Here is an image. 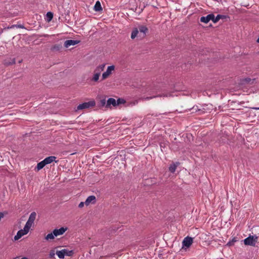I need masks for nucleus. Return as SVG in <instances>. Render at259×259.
<instances>
[{
  "mask_svg": "<svg viewBox=\"0 0 259 259\" xmlns=\"http://www.w3.org/2000/svg\"><path fill=\"white\" fill-rule=\"evenodd\" d=\"M228 17L226 15L218 14L215 17L213 14H209L206 16H202L200 18V22L207 23L210 20L213 23L218 22L220 19H225Z\"/></svg>",
  "mask_w": 259,
  "mask_h": 259,
  "instance_id": "obj_1",
  "label": "nucleus"
},
{
  "mask_svg": "<svg viewBox=\"0 0 259 259\" xmlns=\"http://www.w3.org/2000/svg\"><path fill=\"white\" fill-rule=\"evenodd\" d=\"M212 109L211 104H203L200 105V107L196 106H194L193 109L196 111L199 112V114H202L205 113L210 112Z\"/></svg>",
  "mask_w": 259,
  "mask_h": 259,
  "instance_id": "obj_2",
  "label": "nucleus"
},
{
  "mask_svg": "<svg viewBox=\"0 0 259 259\" xmlns=\"http://www.w3.org/2000/svg\"><path fill=\"white\" fill-rule=\"evenodd\" d=\"M258 239V237L256 235H249L247 238L244 239L243 241L245 245L255 246Z\"/></svg>",
  "mask_w": 259,
  "mask_h": 259,
  "instance_id": "obj_3",
  "label": "nucleus"
},
{
  "mask_svg": "<svg viewBox=\"0 0 259 259\" xmlns=\"http://www.w3.org/2000/svg\"><path fill=\"white\" fill-rule=\"evenodd\" d=\"M73 252L72 250H69L66 249H63L61 250L56 251V254L58 255L59 258L63 259L65 256H71L72 255Z\"/></svg>",
  "mask_w": 259,
  "mask_h": 259,
  "instance_id": "obj_4",
  "label": "nucleus"
},
{
  "mask_svg": "<svg viewBox=\"0 0 259 259\" xmlns=\"http://www.w3.org/2000/svg\"><path fill=\"white\" fill-rule=\"evenodd\" d=\"M96 105V102L94 100H92L89 101L88 102H84L82 104H80L77 107V110H82L84 109H88L90 107H92L95 106Z\"/></svg>",
  "mask_w": 259,
  "mask_h": 259,
  "instance_id": "obj_5",
  "label": "nucleus"
},
{
  "mask_svg": "<svg viewBox=\"0 0 259 259\" xmlns=\"http://www.w3.org/2000/svg\"><path fill=\"white\" fill-rule=\"evenodd\" d=\"M36 213L33 211L31 212L29 217L28 220H27L25 226L26 228H28L30 230V228L34 224V222L35 220Z\"/></svg>",
  "mask_w": 259,
  "mask_h": 259,
  "instance_id": "obj_6",
  "label": "nucleus"
},
{
  "mask_svg": "<svg viewBox=\"0 0 259 259\" xmlns=\"http://www.w3.org/2000/svg\"><path fill=\"white\" fill-rule=\"evenodd\" d=\"M29 229H28V228H26L25 226H24L23 229L19 230L17 232V234L14 237V240H18L23 235L27 234L29 232Z\"/></svg>",
  "mask_w": 259,
  "mask_h": 259,
  "instance_id": "obj_7",
  "label": "nucleus"
},
{
  "mask_svg": "<svg viewBox=\"0 0 259 259\" xmlns=\"http://www.w3.org/2000/svg\"><path fill=\"white\" fill-rule=\"evenodd\" d=\"M193 242V238L189 236L186 237L182 242L183 248H189L192 245Z\"/></svg>",
  "mask_w": 259,
  "mask_h": 259,
  "instance_id": "obj_8",
  "label": "nucleus"
},
{
  "mask_svg": "<svg viewBox=\"0 0 259 259\" xmlns=\"http://www.w3.org/2000/svg\"><path fill=\"white\" fill-rule=\"evenodd\" d=\"M115 69L114 65L109 66L105 72H104L102 75V80H104L108 78L109 76L112 73V71Z\"/></svg>",
  "mask_w": 259,
  "mask_h": 259,
  "instance_id": "obj_9",
  "label": "nucleus"
},
{
  "mask_svg": "<svg viewBox=\"0 0 259 259\" xmlns=\"http://www.w3.org/2000/svg\"><path fill=\"white\" fill-rule=\"evenodd\" d=\"M63 49V46L61 42L56 44L53 45L50 50L52 52L56 53V52H61Z\"/></svg>",
  "mask_w": 259,
  "mask_h": 259,
  "instance_id": "obj_10",
  "label": "nucleus"
},
{
  "mask_svg": "<svg viewBox=\"0 0 259 259\" xmlns=\"http://www.w3.org/2000/svg\"><path fill=\"white\" fill-rule=\"evenodd\" d=\"M80 41L77 40H72V39H69L65 41L64 43V46L68 48L71 46H74L75 45L78 44L79 43Z\"/></svg>",
  "mask_w": 259,
  "mask_h": 259,
  "instance_id": "obj_11",
  "label": "nucleus"
},
{
  "mask_svg": "<svg viewBox=\"0 0 259 259\" xmlns=\"http://www.w3.org/2000/svg\"><path fill=\"white\" fill-rule=\"evenodd\" d=\"M67 228L61 227L59 229H56L53 230V234L55 237L63 235L67 230Z\"/></svg>",
  "mask_w": 259,
  "mask_h": 259,
  "instance_id": "obj_12",
  "label": "nucleus"
},
{
  "mask_svg": "<svg viewBox=\"0 0 259 259\" xmlns=\"http://www.w3.org/2000/svg\"><path fill=\"white\" fill-rule=\"evenodd\" d=\"M96 201V198L94 195H91L89 196L85 201V204L86 205H89L90 204H95Z\"/></svg>",
  "mask_w": 259,
  "mask_h": 259,
  "instance_id": "obj_13",
  "label": "nucleus"
},
{
  "mask_svg": "<svg viewBox=\"0 0 259 259\" xmlns=\"http://www.w3.org/2000/svg\"><path fill=\"white\" fill-rule=\"evenodd\" d=\"M139 32L142 33L143 36H145L148 32V28L145 25H139L138 28Z\"/></svg>",
  "mask_w": 259,
  "mask_h": 259,
  "instance_id": "obj_14",
  "label": "nucleus"
},
{
  "mask_svg": "<svg viewBox=\"0 0 259 259\" xmlns=\"http://www.w3.org/2000/svg\"><path fill=\"white\" fill-rule=\"evenodd\" d=\"M180 165V162H176V163H172V164H171L169 167H168V169H169V171L171 172V173H174L176 171V169L177 167L178 166H179Z\"/></svg>",
  "mask_w": 259,
  "mask_h": 259,
  "instance_id": "obj_15",
  "label": "nucleus"
},
{
  "mask_svg": "<svg viewBox=\"0 0 259 259\" xmlns=\"http://www.w3.org/2000/svg\"><path fill=\"white\" fill-rule=\"evenodd\" d=\"M105 66V64H103L100 65L99 66H98V67H97L95 68V69L94 70V73H98V74L100 75L101 72H102L104 70Z\"/></svg>",
  "mask_w": 259,
  "mask_h": 259,
  "instance_id": "obj_16",
  "label": "nucleus"
},
{
  "mask_svg": "<svg viewBox=\"0 0 259 259\" xmlns=\"http://www.w3.org/2000/svg\"><path fill=\"white\" fill-rule=\"evenodd\" d=\"M56 157L54 156H49L45 159H44L46 163V165L48 164H50L53 161H55V162H57L58 161H56Z\"/></svg>",
  "mask_w": 259,
  "mask_h": 259,
  "instance_id": "obj_17",
  "label": "nucleus"
},
{
  "mask_svg": "<svg viewBox=\"0 0 259 259\" xmlns=\"http://www.w3.org/2000/svg\"><path fill=\"white\" fill-rule=\"evenodd\" d=\"M116 101L114 98H109L107 101L106 107H109L110 105H112L113 106H116Z\"/></svg>",
  "mask_w": 259,
  "mask_h": 259,
  "instance_id": "obj_18",
  "label": "nucleus"
},
{
  "mask_svg": "<svg viewBox=\"0 0 259 259\" xmlns=\"http://www.w3.org/2000/svg\"><path fill=\"white\" fill-rule=\"evenodd\" d=\"M46 165V163L44 159L37 163L36 167L35 168V170L37 171L43 168Z\"/></svg>",
  "mask_w": 259,
  "mask_h": 259,
  "instance_id": "obj_19",
  "label": "nucleus"
},
{
  "mask_svg": "<svg viewBox=\"0 0 259 259\" xmlns=\"http://www.w3.org/2000/svg\"><path fill=\"white\" fill-rule=\"evenodd\" d=\"M94 10L96 12H100L102 10V8L99 1H98L96 2V4L94 7Z\"/></svg>",
  "mask_w": 259,
  "mask_h": 259,
  "instance_id": "obj_20",
  "label": "nucleus"
},
{
  "mask_svg": "<svg viewBox=\"0 0 259 259\" xmlns=\"http://www.w3.org/2000/svg\"><path fill=\"white\" fill-rule=\"evenodd\" d=\"M138 33H139V30H138V28H134L132 31L131 36V38L133 39L135 38L138 36Z\"/></svg>",
  "mask_w": 259,
  "mask_h": 259,
  "instance_id": "obj_21",
  "label": "nucleus"
},
{
  "mask_svg": "<svg viewBox=\"0 0 259 259\" xmlns=\"http://www.w3.org/2000/svg\"><path fill=\"white\" fill-rule=\"evenodd\" d=\"M18 15V12H15L14 13L9 12L5 14L4 17L6 18L8 17H14Z\"/></svg>",
  "mask_w": 259,
  "mask_h": 259,
  "instance_id": "obj_22",
  "label": "nucleus"
},
{
  "mask_svg": "<svg viewBox=\"0 0 259 259\" xmlns=\"http://www.w3.org/2000/svg\"><path fill=\"white\" fill-rule=\"evenodd\" d=\"M238 241L237 237H234L231 240H230L227 243V245L229 246H232L234 244L235 242Z\"/></svg>",
  "mask_w": 259,
  "mask_h": 259,
  "instance_id": "obj_23",
  "label": "nucleus"
},
{
  "mask_svg": "<svg viewBox=\"0 0 259 259\" xmlns=\"http://www.w3.org/2000/svg\"><path fill=\"white\" fill-rule=\"evenodd\" d=\"M55 235L53 234V231L51 233H49L48 234L46 237H45V239L47 240H52V239H54V238H55Z\"/></svg>",
  "mask_w": 259,
  "mask_h": 259,
  "instance_id": "obj_24",
  "label": "nucleus"
},
{
  "mask_svg": "<svg viewBox=\"0 0 259 259\" xmlns=\"http://www.w3.org/2000/svg\"><path fill=\"white\" fill-rule=\"evenodd\" d=\"M100 76V75L98 74V73H94V76L92 78V80L95 82L98 81L99 80Z\"/></svg>",
  "mask_w": 259,
  "mask_h": 259,
  "instance_id": "obj_25",
  "label": "nucleus"
},
{
  "mask_svg": "<svg viewBox=\"0 0 259 259\" xmlns=\"http://www.w3.org/2000/svg\"><path fill=\"white\" fill-rule=\"evenodd\" d=\"M124 103H125V101L123 99L119 98L117 100L116 104L117 106L121 104H124Z\"/></svg>",
  "mask_w": 259,
  "mask_h": 259,
  "instance_id": "obj_26",
  "label": "nucleus"
},
{
  "mask_svg": "<svg viewBox=\"0 0 259 259\" xmlns=\"http://www.w3.org/2000/svg\"><path fill=\"white\" fill-rule=\"evenodd\" d=\"M15 58H13L12 60V61L11 62H9V61H5V64L7 66H9V65H12V64H15Z\"/></svg>",
  "mask_w": 259,
  "mask_h": 259,
  "instance_id": "obj_27",
  "label": "nucleus"
},
{
  "mask_svg": "<svg viewBox=\"0 0 259 259\" xmlns=\"http://www.w3.org/2000/svg\"><path fill=\"white\" fill-rule=\"evenodd\" d=\"M47 16L48 18V20L51 21L53 17V14L51 12H49L47 13Z\"/></svg>",
  "mask_w": 259,
  "mask_h": 259,
  "instance_id": "obj_28",
  "label": "nucleus"
},
{
  "mask_svg": "<svg viewBox=\"0 0 259 259\" xmlns=\"http://www.w3.org/2000/svg\"><path fill=\"white\" fill-rule=\"evenodd\" d=\"M55 253V250H51L49 253V257L51 258L54 257Z\"/></svg>",
  "mask_w": 259,
  "mask_h": 259,
  "instance_id": "obj_29",
  "label": "nucleus"
},
{
  "mask_svg": "<svg viewBox=\"0 0 259 259\" xmlns=\"http://www.w3.org/2000/svg\"><path fill=\"white\" fill-rule=\"evenodd\" d=\"M158 97H172L173 96L171 93H167V94H162L158 96Z\"/></svg>",
  "mask_w": 259,
  "mask_h": 259,
  "instance_id": "obj_30",
  "label": "nucleus"
},
{
  "mask_svg": "<svg viewBox=\"0 0 259 259\" xmlns=\"http://www.w3.org/2000/svg\"><path fill=\"white\" fill-rule=\"evenodd\" d=\"M107 102L105 99H102L100 101V105L101 106H106V107Z\"/></svg>",
  "mask_w": 259,
  "mask_h": 259,
  "instance_id": "obj_31",
  "label": "nucleus"
},
{
  "mask_svg": "<svg viewBox=\"0 0 259 259\" xmlns=\"http://www.w3.org/2000/svg\"><path fill=\"white\" fill-rule=\"evenodd\" d=\"M15 26H16V25L14 24L11 26H8L7 27H5L4 28H3V29L4 30H6V29H12V28L16 27Z\"/></svg>",
  "mask_w": 259,
  "mask_h": 259,
  "instance_id": "obj_32",
  "label": "nucleus"
},
{
  "mask_svg": "<svg viewBox=\"0 0 259 259\" xmlns=\"http://www.w3.org/2000/svg\"><path fill=\"white\" fill-rule=\"evenodd\" d=\"M16 25V28H25V27L24 26V25H21V24H15Z\"/></svg>",
  "mask_w": 259,
  "mask_h": 259,
  "instance_id": "obj_33",
  "label": "nucleus"
},
{
  "mask_svg": "<svg viewBox=\"0 0 259 259\" xmlns=\"http://www.w3.org/2000/svg\"><path fill=\"white\" fill-rule=\"evenodd\" d=\"M84 204H85V202H81L79 204V205H78V207H79V208H81V207H82L84 206Z\"/></svg>",
  "mask_w": 259,
  "mask_h": 259,
  "instance_id": "obj_34",
  "label": "nucleus"
},
{
  "mask_svg": "<svg viewBox=\"0 0 259 259\" xmlns=\"http://www.w3.org/2000/svg\"><path fill=\"white\" fill-rule=\"evenodd\" d=\"M4 213H3V212H0V220H1L2 218H4Z\"/></svg>",
  "mask_w": 259,
  "mask_h": 259,
  "instance_id": "obj_35",
  "label": "nucleus"
},
{
  "mask_svg": "<svg viewBox=\"0 0 259 259\" xmlns=\"http://www.w3.org/2000/svg\"><path fill=\"white\" fill-rule=\"evenodd\" d=\"M252 109L256 110H259V107H253Z\"/></svg>",
  "mask_w": 259,
  "mask_h": 259,
  "instance_id": "obj_36",
  "label": "nucleus"
},
{
  "mask_svg": "<svg viewBox=\"0 0 259 259\" xmlns=\"http://www.w3.org/2000/svg\"><path fill=\"white\" fill-rule=\"evenodd\" d=\"M257 41L258 42H259V37L258 38V39H257Z\"/></svg>",
  "mask_w": 259,
  "mask_h": 259,
  "instance_id": "obj_37",
  "label": "nucleus"
}]
</instances>
